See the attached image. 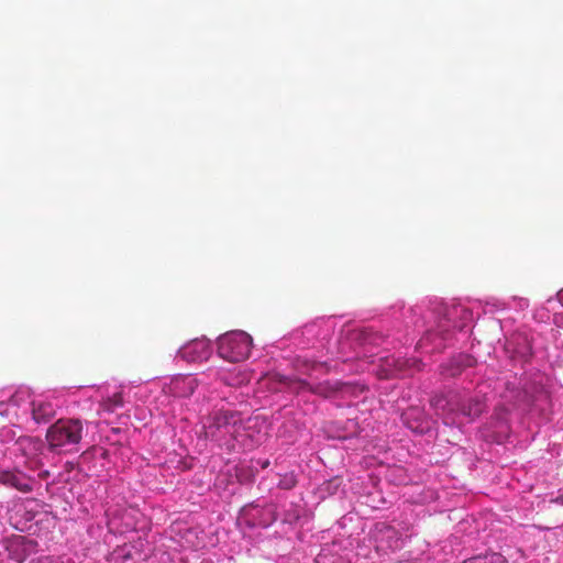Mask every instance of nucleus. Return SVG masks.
<instances>
[{"instance_id": "obj_1", "label": "nucleus", "mask_w": 563, "mask_h": 563, "mask_svg": "<svg viewBox=\"0 0 563 563\" xmlns=\"http://www.w3.org/2000/svg\"><path fill=\"white\" fill-rule=\"evenodd\" d=\"M430 405L435 410L437 415L442 417L446 426L454 424L457 415L474 420L479 417L486 408L482 398L462 397L456 393H451L449 397L434 395L430 400Z\"/></svg>"}, {"instance_id": "obj_2", "label": "nucleus", "mask_w": 563, "mask_h": 563, "mask_svg": "<svg viewBox=\"0 0 563 563\" xmlns=\"http://www.w3.org/2000/svg\"><path fill=\"white\" fill-rule=\"evenodd\" d=\"M82 438V423L79 419H59L46 432L48 448L60 452L67 446L79 444Z\"/></svg>"}, {"instance_id": "obj_3", "label": "nucleus", "mask_w": 563, "mask_h": 563, "mask_svg": "<svg viewBox=\"0 0 563 563\" xmlns=\"http://www.w3.org/2000/svg\"><path fill=\"white\" fill-rule=\"evenodd\" d=\"M252 338L244 331H231L218 339V353L229 362L246 360L251 353Z\"/></svg>"}, {"instance_id": "obj_4", "label": "nucleus", "mask_w": 563, "mask_h": 563, "mask_svg": "<svg viewBox=\"0 0 563 563\" xmlns=\"http://www.w3.org/2000/svg\"><path fill=\"white\" fill-rule=\"evenodd\" d=\"M241 416L234 411L220 410L209 418L205 427L206 435L216 441H225L228 437L235 438L241 428Z\"/></svg>"}, {"instance_id": "obj_5", "label": "nucleus", "mask_w": 563, "mask_h": 563, "mask_svg": "<svg viewBox=\"0 0 563 563\" xmlns=\"http://www.w3.org/2000/svg\"><path fill=\"white\" fill-rule=\"evenodd\" d=\"M36 549V542L24 536H12L5 541V550L11 560L22 563Z\"/></svg>"}, {"instance_id": "obj_6", "label": "nucleus", "mask_w": 563, "mask_h": 563, "mask_svg": "<svg viewBox=\"0 0 563 563\" xmlns=\"http://www.w3.org/2000/svg\"><path fill=\"white\" fill-rule=\"evenodd\" d=\"M179 354L188 362L206 361L211 355L210 341L205 338L195 339L185 344L179 350Z\"/></svg>"}, {"instance_id": "obj_7", "label": "nucleus", "mask_w": 563, "mask_h": 563, "mask_svg": "<svg viewBox=\"0 0 563 563\" xmlns=\"http://www.w3.org/2000/svg\"><path fill=\"white\" fill-rule=\"evenodd\" d=\"M0 483L22 493L33 489V481L20 471H0Z\"/></svg>"}, {"instance_id": "obj_8", "label": "nucleus", "mask_w": 563, "mask_h": 563, "mask_svg": "<svg viewBox=\"0 0 563 563\" xmlns=\"http://www.w3.org/2000/svg\"><path fill=\"white\" fill-rule=\"evenodd\" d=\"M198 382L192 376L176 377L172 382V390L178 397H189L194 394Z\"/></svg>"}, {"instance_id": "obj_9", "label": "nucleus", "mask_w": 563, "mask_h": 563, "mask_svg": "<svg viewBox=\"0 0 563 563\" xmlns=\"http://www.w3.org/2000/svg\"><path fill=\"white\" fill-rule=\"evenodd\" d=\"M55 416V409L52 404L45 401L32 402V417L36 423H46Z\"/></svg>"}, {"instance_id": "obj_10", "label": "nucleus", "mask_w": 563, "mask_h": 563, "mask_svg": "<svg viewBox=\"0 0 563 563\" xmlns=\"http://www.w3.org/2000/svg\"><path fill=\"white\" fill-rule=\"evenodd\" d=\"M278 380L280 383L285 384L289 388V390H291L296 394H299V393H302L306 390L311 393L312 385L305 379H300L297 377L278 376Z\"/></svg>"}, {"instance_id": "obj_11", "label": "nucleus", "mask_w": 563, "mask_h": 563, "mask_svg": "<svg viewBox=\"0 0 563 563\" xmlns=\"http://www.w3.org/2000/svg\"><path fill=\"white\" fill-rule=\"evenodd\" d=\"M339 390H340V384L331 383L329 380L312 385V388H311L312 394L319 395L324 398H329V397L333 396Z\"/></svg>"}, {"instance_id": "obj_12", "label": "nucleus", "mask_w": 563, "mask_h": 563, "mask_svg": "<svg viewBox=\"0 0 563 563\" xmlns=\"http://www.w3.org/2000/svg\"><path fill=\"white\" fill-rule=\"evenodd\" d=\"M101 408L104 411L113 412L118 408L123 406V397L121 393H114L112 396L108 397L101 402Z\"/></svg>"}, {"instance_id": "obj_13", "label": "nucleus", "mask_w": 563, "mask_h": 563, "mask_svg": "<svg viewBox=\"0 0 563 563\" xmlns=\"http://www.w3.org/2000/svg\"><path fill=\"white\" fill-rule=\"evenodd\" d=\"M452 365L456 364V367L452 368L449 373L450 376H456L462 372L463 366H471L472 360L468 356H460L457 360L451 362Z\"/></svg>"}, {"instance_id": "obj_14", "label": "nucleus", "mask_w": 563, "mask_h": 563, "mask_svg": "<svg viewBox=\"0 0 563 563\" xmlns=\"http://www.w3.org/2000/svg\"><path fill=\"white\" fill-rule=\"evenodd\" d=\"M244 378H239V376H234V377H229V376H222L221 377V380L223 383H225L227 385H230V386H238L240 384H242L244 382Z\"/></svg>"}, {"instance_id": "obj_15", "label": "nucleus", "mask_w": 563, "mask_h": 563, "mask_svg": "<svg viewBox=\"0 0 563 563\" xmlns=\"http://www.w3.org/2000/svg\"><path fill=\"white\" fill-rule=\"evenodd\" d=\"M354 333L357 334V336H364V343H373L374 342V338L372 335V331L369 330H358V331H354Z\"/></svg>"}, {"instance_id": "obj_16", "label": "nucleus", "mask_w": 563, "mask_h": 563, "mask_svg": "<svg viewBox=\"0 0 563 563\" xmlns=\"http://www.w3.org/2000/svg\"><path fill=\"white\" fill-rule=\"evenodd\" d=\"M32 563H62L57 558L46 555L41 556L37 560L33 561Z\"/></svg>"}, {"instance_id": "obj_17", "label": "nucleus", "mask_w": 563, "mask_h": 563, "mask_svg": "<svg viewBox=\"0 0 563 563\" xmlns=\"http://www.w3.org/2000/svg\"><path fill=\"white\" fill-rule=\"evenodd\" d=\"M481 562H482L481 558H473L471 560L464 561L463 563H481Z\"/></svg>"}, {"instance_id": "obj_18", "label": "nucleus", "mask_w": 563, "mask_h": 563, "mask_svg": "<svg viewBox=\"0 0 563 563\" xmlns=\"http://www.w3.org/2000/svg\"><path fill=\"white\" fill-rule=\"evenodd\" d=\"M459 310H460L459 308H454V309H451V310L445 309V316H446V314H448V316H451L452 313H455V312H457Z\"/></svg>"}, {"instance_id": "obj_19", "label": "nucleus", "mask_w": 563, "mask_h": 563, "mask_svg": "<svg viewBox=\"0 0 563 563\" xmlns=\"http://www.w3.org/2000/svg\"><path fill=\"white\" fill-rule=\"evenodd\" d=\"M559 300L563 303V289L558 292Z\"/></svg>"}, {"instance_id": "obj_20", "label": "nucleus", "mask_w": 563, "mask_h": 563, "mask_svg": "<svg viewBox=\"0 0 563 563\" xmlns=\"http://www.w3.org/2000/svg\"><path fill=\"white\" fill-rule=\"evenodd\" d=\"M48 475L49 473L47 471H44L43 473L40 474L42 478H46Z\"/></svg>"}, {"instance_id": "obj_21", "label": "nucleus", "mask_w": 563, "mask_h": 563, "mask_svg": "<svg viewBox=\"0 0 563 563\" xmlns=\"http://www.w3.org/2000/svg\"><path fill=\"white\" fill-rule=\"evenodd\" d=\"M440 328H441V331H446L449 329V325L441 324Z\"/></svg>"}]
</instances>
